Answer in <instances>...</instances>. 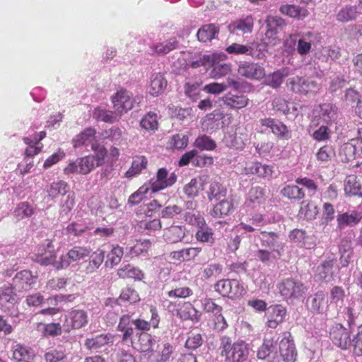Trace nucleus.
Segmentation results:
<instances>
[{"label":"nucleus","mask_w":362,"mask_h":362,"mask_svg":"<svg viewBox=\"0 0 362 362\" xmlns=\"http://www.w3.org/2000/svg\"><path fill=\"white\" fill-rule=\"evenodd\" d=\"M167 86V81L160 74H154L151 77L148 93L153 96H158L162 93Z\"/></svg>","instance_id":"35"},{"label":"nucleus","mask_w":362,"mask_h":362,"mask_svg":"<svg viewBox=\"0 0 362 362\" xmlns=\"http://www.w3.org/2000/svg\"><path fill=\"white\" fill-rule=\"evenodd\" d=\"M151 246V242L148 240L138 241L133 247H129L128 255L131 257H137L139 255L147 252Z\"/></svg>","instance_id":"56"},{"label":"nucleus","mask_w":362,"mask_h":362,"mask_svg":"<svg viewBox=\"0 0 362 362\" xmlns=\"http://www.w3.org/2000/svg\"><path fill=\"white\" fill-rule=\"evenodd\" d=\"M202 306L203 310L206 313H212L215 315H218V319L220 317L223 323L222 328L226 327V321L223 315H221L222 308L218 305L216 304L211 298H204L201 300Z\"/></svg>","instance_id":"44"},{"label":"nucleus","mask_w":362,"mask_h":362,"mask_svg":"<svg viewBox=\"0 0 362 362\" xmlns=\"http://www.w3.org/2000/svg\"><path fill=\"white\" fill-rule=\"evenodd\" d=\"M238 73L243 77L250 80L259 81L265 75V69L259 63L245 62L239 65Z\"/></svg>","instance_id":"9"},{"label":"nucleus","mask_w":362,"mask_h":362,"mask_svg":"<svg viewBox=\"0 0 362 362\" xmlns=\"http://www.w3.org/2000/svg\"><path fill=\"white\" fill-rule=\"evenodd\" d=\"M339 155L344 163L354 160L357 156H361L362 144L358 139H352L341 146Z\"/></svg>","instance_id":"12"},{"label":"nucleus","mask_w":362,"mask_h":362,"mask_svg":"<svg viewBox=\"0 0 362 362\" xmlns=\"http://www.w3.org/2000/svg\"><path fill=\"white\" fill-rule=\"evenodd\" d=\"M44 357L46 362H62L66 355L62 348H57L47 351Z\"/></svg>","instance_id":"61"},{"label":"nucleus","mask_w":362,"mask_h":362,"mask_svg":"<svg viewBox=\"0 0 362 362\" xmlns=\"http://www.w3.org/2000/svg\"><path fill=\"white\" fill-rule=\"evenodd\" d=\"M141 128L146 131H156L158 127V115L153 112H148L140 122Z\"/></svg>","instance_id":"46"},{"label":"nucleus","mask_w":362,"mask_h":362,"mask_svg":"<svg viewBox=\"0 0 362 362\" xmlns=\"http://www.w3.org/2000/svg\"><path fill=\"white\" fill-rule=\"evenodd\" d=\"M177 180L176 175L173 173L168 175V172L165 168H160L156 174V180H151L146 183L152 193H156L160 190L172 186Z\"/></svg>","instance_id":"8"},{"label":"nucleus","mask_w":362,"mask_h":362,"mask_svg":"<svg viewBox=\"0 0 362 362\" xmlns=\"http://www.w3.org/2000/svg\"><path fill=\"white\" fill-rule=\"evenodd\" d=\"M224 105L230 110H238L246 107L250 103L248 97L243 93L228 92L222 98Z\"/></svg>","instance_id":"16"},{"label":"nucleus","mask_w":362,"mask_h":362,"mask_svg":"<svg viewBox=\"0 0 362 362\" xmlns=\"http://www.w3.org/2000/svg\"><path fill=\"white\" fill-rule=\"evenodd\" d=\"M206 180V176H198L192 179L184 187L185 194L189 197H197L200 192L204 189Z\"/></svg>","instance_id":"31"},{"label":"nucleus","mask_w":362,"mask_h":362,"mask_svg":"<svg viewBox=\"0 0 362 362\" xmlns=\"http://www.w3.org/2000/svg\"><path fill=\"white\" fill-rule=\"evenodd\" d=\"M267 30L265 32L264 40L267 44L274 45L277 40V34L286 25V21L281 17L268 16L266 19Z\"/></svg>","instance_id":"11"},{"label":"nucleus","mask_w":362,"mask_h":362,"mask_svg":"<svg viewBox=\"0 0 362 362\" xmlns=\"http://www.w3.org/2000/svg\"><path fill=\"white\" fill-rule=\"evenodd\" d=\"M89 250L86 247H74L60 257V263L56 264L57 269L67 267L72 262L79 261L88 257Z\"/></svg>","instance_id":"15"},{"label":"nucleus","mask_w":362,"mask_h":362,"mask_svg":"<svg viewBox=\"0 0 362 362\" xmlns=\"http://www.w3.org/2000/svg\"><path fill=\"white\" fill-rule=\"evenodd\" d=\"M179 47V41L176 37H170L167 40L162 42H157L151 46L150 49L152 55H165L173 50L177 49Z\"/></svg>","instance_id":"25"},{"label":"nucleus","mask_w":362,"mask_h":362,"mask_svg":"<svg viewBox=\"0 0 362 362\" xmlns=\"http://www.w3.org/2000/svg\"><path fill=\"white\" fill-rule=\"evenodd\" d=\"M362 219L361 212L351 211L337 215V221L339 226L357 225Z\"/></svg>","instance_id":"39"},{"label":"nucleus","mask_w":362,"mask_h":362,"mask_svg":"<svg viewBox=\"0 0 362 362\" xmlns=\"http://www.w3.org/2000/svg\"><path fill=\"white\" fill-rule=\"evenodd\" d=\"M281 194L284 197L294 201L301 200L305 196L303 189L295 185H287L284 186L281 190Z\"/></svg>","instance_id":"40"},{"label":"nucleus","mask_w":362,"mask_h":362,"mask_svg":"<svg viewBox=\"0 0 362 362\" xmlns=\"http://www.w3.org/2000/svg\"><path fill=\"white\" fill-rule=\"evenodd\" d=\"M288 101L283 96H275L272 100V109L282 115H287L290 113Z\"/></svg>","instance_id":"50"},{"label":"nucleus","mask_w":362,"mask_h":362,"mask_svg":"<svg viewBox=\"0 0 362 362\" xmlns=\"http://www.w3.org/2000/svg\"><path fill=\"white\" fill-rule=\"evenodd\" d=\"M345 297L344 289L339 286H334L330 290V305L341 306Z\"/></svg>","instance_id":"60"},{"label":"nucleus","mask_w":362,"mask_h":362,"mask_svg":"<svg viewBox=\"0 0 362 362\" xmlns=\"http://www.w3.org/2000/svg\"><path fill=\"white\" fill-rule=\"evenodd\" d=\"M330 337L333 343L342 349H348L351 344L349 332L341 324H337L333 327Z\"/></svg>","instance_id":"17"},{"label":"nucleus","mask_w":362,"mask_h":362,"mask_svg":"<svg viewBox=\"0 0 362 362\" xmlns=\"http://www.w3.org/2000/svg\"><path fill=\"white\" fill-rule=\"evenodd\" d=\"M223 272V265L218 263H211L208 264L203 270L204 276L209 279L211 277L216 278Z\"/></svg>","instance_id":"63"},{"label":"nucleus","mask_w":362,"mask_h":362,"mask_svg":"<svg viewBox=\"0 0 362 362\" xmlns=\"http://www.w3.org/2000/svg\"><path fill=\"white\" fill-rule=\"evenodd\" d=\"M344 189L346 195L362 197V185L356 175H349L346 177Z\"/></svg>","instance_id":"29"},{"label":"nucleus","mask_w":362,"mask_h":362,"mask_svg":"<svg viewBox=\"0 0 362 362\" xmlns=\"http://www.w3.org/2000/svg\"><path fill=\"white\" fill-rule=\"evenodd\" d=\"M286 314V310L283 305H275L271 306L267 313V327L275 329L284 321Z\"/></svg>","instance_id":"23"},{"label":"nucleus","mask_w":362,"mask_h":362,"mask_svg":"<svg viewBox=\"0 0 362 362\" xmlns=\"http://www.w3.org/2000/svg\"><path fill=\"white\" fill-rule=\"evenodd\" d=\"M118 274L122 278H132L137 280H141L144 276V274L140 269L131 265H127L119 270Z\"/></svg>","instance_id":"59"},{"label":"nucleus","mask_w":362,"mask_h":362,"mask_svg":"<svg viewBox=\"0 0 362 362\" xmlns=\"http://www.w3.org/2000/svg\"><path fill=\"white\" fill-rule=\"evenodd\" d=\"M253 26L254 18L250 15L232 22L229 25V30L231 33H250L253 30Z\"/></svg>","instance_id":"27"},{"label":"nucleus","mask_w":362,"mask_h":362,"mask_svg":"<svg viewBox=\"0 0 362 362\" xmlns=\"http://www.w3.org/2000/svg\"><path fill=\"white\" fill-rule=\"evenodd\" d=\"M221 356L225 358V362H244L249 354L248 344L243 341L231 344L228 337L221 339Z\"/></svg>","instance_id":"1"},{"label":"nucleus","mask_w":362,"mask_h":362,"mask_svg":"<svg viewBox=\"0 0 362 362\" xmlns=\"http://www.w3.org/2000/svg\"><path fill=\"white\" fill-rule=\"evenodd\" d=\"M186 223L192 226H204V218L197 211H189L185 216Z\"/></svg>","instance_id":"64"},{"label":"nucleus","mask_w":362,"mask_h":362,"mask_svg":"<svg viewBox=\"0 0 362 362\" xmlns=\"http://www.w3.org/2000/svg\"><path fill=\"white\" fill-rule=\"evenodd\" d=\"M277 235L272 232H262V240L268 245L267 249H260L257 252L256 257L265 264H271L277 261L281 256L282 247L276 243Z\"/></svg>","instance_id":"2"},{"label":"nucleus","mask_w":362,"mask_h":362,"mask_svg":"<svg viewBox=\"0 0 362 362\" xmlns=\"http://www.w3.org/2000/svg\"><path fill=\"white\" fill-rule=\"evenodd\" d=\"M33 356L34 354L32 350L25 346L17 344L13 347V357L18 362H29Z\"/></svg>","instance_id":"43"},{"label":"nucleus","mask_w":362,"mask_h":362,"mask_svg":"<svg viewBox=\"0 0 362 362\" xmlns=\"http://www.w3.org/2000/svg\"><path fill=\"white\" fill-rule=\"evenodd\" d=\"M36 278L28 270L21 271L13 279V286L18 291L28 290L35 284Z\"/></svg>","instance_id":"21"},{"label":"nucleus","mask_w":362,"mask_h":362,"mask_svg":"<svg viewBox=\"0 0 362 362\" xmlns=\"http://www.w3.org/2000/svg\"><path fill=\"white\" fill-rule=\"evenodd\" d=\"M279 338L275 336H269L264 339L261 347L258 349L257 356L259 359H265L270 354L276 352Z\"/></svg>","instance_id":"30"},{"label":"nucleus","mask_w":362,"mask_h":362,"mask_svg":"<svg viewBox=\"0 0 362 362\" xmlns=\"http://www.w3.org/2000/svg\"><path fill=\"white\" fill-rule=\"evenodd\" d=\"M93 117L97 121H102L107 123H114L117 120L115 114L110 110L102 109L101 107H96L93 110Z\"/></svg>","instance_id":"48"},{"label":"nucleus","mask_w":362,"mask_h":362,"mask_svg":"<svg viewBox=\"0 0 362 362\" xmlns=\"http://www.w3.org/2000/svg\"><path fill=\"white\" fill-rule=\"evenodd\" d=\"M160 341L159 337L153 336L147 332H138L132 339V347L144 353L154 352L156 345Z\"/></svg>","instance_id":"6"},{"label":"nucleus","mask_w":362,"mask_h":362,"mask_svg":"<svg viewBox=\"0 0 362 362\" xmlns=\"http://www.w3.org/2000/svg\"><path fill=\"white\" fill-rule=\"evenodd\" d=\"M279 293L284 299H298L303 296L307 291L304 284L293 279H286L278 286Z\"/></svg>","instance_id":"4"},{"label":"nucleus","mask_w":362,"mask_h":362,"mask_svg":"<svg viewBox=\"0 0 362 362\" xmlns=\"http://www.w3.org/2000/svg\"><path fill=\"white\" fill-rule=\"evenodd\" d=\"M313 35V33L308 32L303 35V37L298 41L297 52L303 56L308 54L311 49V42L308 41Z\"/></svg>","instance_id":"55"},{"label":"nucleus","mask_w":362,"mask_h":362,"mask_svg":"<svg viewBox=\"0 0 362 362\" xmlns=\"http://www.w3.org/2000/svg\"><path fill=\"white\" fill-rule=\"evenodd\" d=\"M234 209V199L229 196L217 203L213 208L211 215L216 217L226 216L232 212Z\"/></svg>","instance_id":"34"},{"label":"nucleus","mask_w":362,"mask_h":362,"mask_svg":"<svg viewBox=\"0 0 362 362\" xmlns=\"http://www.w3.org/2000/svg\"><path fill=\"white\" fill-rule=\"evenodd\" d=\"M287 86L293 93L303 95H315L321 88L320 84L315 80L298 76L289 78Z\"/></svg>","instance_id":"3"},{"label":"nucleus","mask_w":362,"mask_h":362,"mask_svg":"<svg viewBox=\"0 0 362 362\" xmlns=\"http://www.w3.org/2000/svg\"><path fill=\"white\" fill-rule=\"evenodd\" d=\"M96 131L93 127L85 129L83 132L76 136L72 140V144L74 148L82 146H88L95 139Z\"/></svg>","instance_id":"33"},{"label":"nucleus","mask_w":362,"mask_h":362,"mask_svg":"<svg viewBox=\"0 0 362 362\" xmlns=\"http://www.w3.org/2000/svg\"><path fill=\"white\" fill-rule=\"evenodd\" d=\"M316 117L327 124H331L337 119V108L331 103H323L315 110Z\"/></svg>","instance_id":"20"},{"label":"nucleus","mask_w":362,"mask_h":362,"mask_svg":"<svg viewBox=\"0 0 362 362\" xmlns=\"http://www.w3.org/2000/svg\"><path fill=\"white\" fill-rule=\"evenodd\" d=\"M147 165L148 160L144 156L136 155L134 156L132 158V165L126 172L125 177L132 178L139 175L143 170L146 168Z\"/></svg>","instance_id":"36"},{"label":"nucleus","mask_w":362,"mask_h":362,"mask_svg":"<svg viewBox=\"0 0 362 362\" xmlns=\"http://www.w3.org/2000/svg\"><path fill=\"white\" fill-rule=\"evenodd\" d=\"M262 126L269 128L277 137L284 139L291 138V132L286 125L272 118H264L259 120Z\"/></svg>","instance_id":"19"},{"label":"nucleus","mask_w":362,"mask_h":362,"mask_svg":"<svg viewBox=\"0 0 362 362\" xmlns=\"http://www.w3.org/2000/svg\"><path fill=\"white\" fill-rule=\"evenodd\" d=\"M336 257L334 256L327 257L325 262L320 264L315 271V279L317 281L329 282L333 276V267L336 262Z\"/></svg>","instance_id":"18"},{"label":"nucleus","mask_w":362,"mask_h":362,"mask_svg":"<svg viewBox=\"0 0 362 362\" xmlns=\"http://www.w3.org/2000/svg\"><path fill=\"white\" fill-rule=\"evenodd\" d=\"M246 174L257 175L262 178H270L273 174V166L258 161L249 162L245 167Z\"/></svg>","instance_id":"22"},{"label":"nucleus","mask_w":362,"mask_h":362,"mask_svg":"<svg viewBox=\"0 0 362 362\" xmlns=\"http://www.w3.org/2000/svg\"><path fill=\"white\" fill-rule=\"evenodd\" d=\"M69 185L64 181H58L50 185L48 189L49 196L55 198L59 195H64L69 191Z\"/></svg>","instance_id":"51"},{"label":"nucleus","mask_w":362,"mask_h":362,"mask_svg":"<svg viewBox=\"0 0 362 362\" xmlns=\"http://www.w3.org/2000/svg\"><path fill=\"white\" fill-rule=\"evenodd\" d=\"M101 136L104 139H110L116 144H121L123 140V132L120 128L112 127L110 129H105L101 133Z\"/></svg>","instance_id":"49"},{"label":"nucleus","mask_w":362,"mask_h":362,"mask_svg":"<svg viewBox=\"0 0 362 362\" xmlns=\"http://www.w3.org/2000/svg\"><path fill=\"white\" fill-rule=\"evenodd\" d=\"M95 165V157L87 156L79 159L78 163H70L65 168L64 173L66 175L79 173L87 175L92 171Z\"/></svg>","instance_id":"13"},{"label":"nucleus","mask_w":362,"mask_h":362,"mask_svg":"<svg viewBox=\"0 0 362 362\" xmlns=\"http://www.w3.org/2000/svg\"><path fill=\"white\" fill-rule=\"evenodd\" d=\"M189 138L187 136L177 134L170 138L168 146L170 148L183 150L187 146Z\"/></svg>","instance_id":"54"},{"label":"nucleus","mask_w":362,"mask_h":362,"mask_svg":"<svg viewBox=\"0 0 362 362\" xmlns=\"http://www.w3.org/2000/svg\"><path fill=\"white\" fill-rule=\"evenodd\" d=\"M280 354L284 362H294L296 359L297 352L295 345L288 337H284L279 343Z\"/></svg>","instance_id":"26"},{"label":"nucleus","mask_w":362,"mask_h":362,"mask_svg":"<svg viewBox=\"0 0 362 362\" xmlns=\"http://www.w3.org/2000/svg\"><path fill=\"white\" fill-rule=\"evenodd\" d=\"M157 349L154 351L157 352V358L156 362H168L171 357L173 351V347L169 343L166 342L163 344V346L159 349V345H156Z\"/></svg>","instance_id":"52"},{"label":"nucleus","mask_w":362,"mask_h":362,"mask_svg":"<svg viewBox=\"0 0 362 362\" xmlns=\"http://www.w3.org/2000/svg\"><path fill=\"white\" fill-rule=\"evenodd\" d=\"M229 290L228 298H230L241 297L246 293L243 283L237 279H230Z\"/></svg>","instance_id":"57"},{"label":"nucleus","mask_w":362,"mask_h":362,"mask_svg":"<svg viewBox=\"0 0 362 362\" xmlns=\"http://www.w3.org/2000/svg\"><path fill=\"white\" fill-rule=\"evenodd\" d=\"M318 213L317 206L310 200H303L300 203L298 216L307 220H313L316 218Z\"/></svg>","instance_id":"42"},{"label":"nucleus","mask_w":362,"mask_h":362,"mask_svg":"<svg viewBox=\"0 0 362 362\" xmlns=\"http://www.w3.org/2000/svg\"><path fill=\"white\" fill-rule=\"evenodd\" d=\"M357 17V9L354 6L347 5L339 10L337 14V20L345 23L353 21Z\"/></svg>","instance_id":"47"},{"label":"nucleus","mask_w":362,"mask_h":362,"mask_svg":"<svg viewBox=\"0 0 362 362\" xmlns=\"http://www.w3.org/2000/svg\"><path fill=\"white\" fill-rule=\"evenodd\" d=\"M13 288L8 284H4L0 286V305L7 306L8 304H13L16 301V296L13 293Z\"/></svg>","instance_id":"45"},{"label":"nucleus","mask_w":362,"mask_h":362,"mask_svg":"<svg viewBox=\"0 0 362 362\" xmlns=\"http://www.w3.org/2000/svg\"><path fill=\"white\" fill-rule=\"evenodd\" d=\"M113 342V336L107 334H99L94 337L87 338L84 346L88 350L98 351L104 346Z\"/></svg>","instance_id":"28"},{"label":"nucleus","mask_w":362,"mask_h":362,"mask_svg":"<svg viewBox=\"0 0 362 362\" xmlns=\"http://www.w3.org/2000/svg\"><path fill=\"white\" fill-rule=\"evenodd\" d=\"M88 323V313L81 309H73L65 315L63 328L66 332L72 329H79Z\"/></svg>","instance_id":"5"},{"label":"nucleus","mask_w":362,"mask_h":362,"mask_svg":"<svg viewBox=\"0 0 362 362\" xmlns=\"http://www.w3.org/2000/svg\"><path fill=\"white\" fill-rule=\"evenodd\" d=\"M264 188L257 186L250 188L248 192L247 201L252 204H260L264 202L265 198Z\"/></svg>","instance_id":"53"},{"label":"nucleus","mask_w":362,"mask_h":362,"mask_svg":"<svg viewBox=\"0 0 362 362\" xmlns=\"http://www.w3.org/2000/svg\"><path fill=\"white\" fill-rule=\"evenodd\" d=\"M139 300V296L137 292L129 287L124 288L118 299L108 298L107 299L106 305L113 306V304H119L120 301L129 302L134 303Z\"/></svg>","instance_id":"32"},{"label":"nucleus","mask_w":362,"mask_h":362,"mask_svg":"<svg viewBox=\"0 0 362 362\" xmlns=\"http://www.w3.org/2000/svg\"><path fill=\"white\" fill-rule=\"evenodd\" d=\"M226 194L227 188L221 182L213 181L210 183L207 191L208 199L210 201L212 199L219 200L221 198L225 197Z\"/></svg>","instance_id":"41"},{"label":"nucleus","mask_w":362,"mask_h":362,"mask_svg":"<svg viewBox=\"0 0 362 362\" xmlns=\"http://www.w3.org/2000/svg\"><path fill=\"white\" fill-rule=\"evenodd\" d=\"M219 33V28L215 24H206L201 27L197 33L199 41L207 42L215 38Z\"/></svg>","instance_id":"37"},{"label":"nucleus","mask_w":362,"mask_h":362,"mask_svg":"<svg viewBox=\"0 0 362 362\" xmlns=\"http://www.w3.org/2000/svg\"><path fill=\"white\" fill-rule=\"evenodd\" d=\"M46 245H40L37 249L36 261L42 265H53L56 269V264L60 263V259L57 260L54 248L52 241L47 240Z\"/></svg>","instance_id":"14"},{"label":"nucleus","mask_w":362,"mask_h":362,"mask_svg":"<svg viewBox=\"0 0 362 362\" xmlns=\"http://www.w3.org/2000/svg\"><path fill=\"white\" fill-rule=\"evenodd\" d=\"M115 112L118 114L126 113L133 107V98L125 89H120L111 98Z\"/></svg>","instance_id":"10"},{"label":"nucleus","mask_w":362,"mask_h":362,"mask_svg":"<svg viewBox=\"0 0 362 362\" xmlns=\"http://www.w3.org/2000/svg\"><path fill=\"white\" fill-rule=\"evenodd\" d=\"M194 145L200 150L206 151H212L216 147L215 141L206 135L197 137L194 141Z\"/></svg>","instance_id":"58"},{"label":"nucleus","mask_w":362,"mask_h":362,"mask_svg":"<svg viewBox=\"0 0 362 362\" xmlns=\"http://www.w3.org/2000/svg\"><path fill=\"white\" fill-rule=\"evenodd\" d=\"M167 308L169 312L177 315L182 320H191L198 321L201 316L199 311L189 302H185L181 305H178V307L171 302H169Z\"/></svg>","instance_id":"7"},{"label":"nucleus","mask_w":362,"mask_h":362,"mask_svg":"<svg viewBox=\"0 0 362 362\" xmlns=\"http://www.w3.org/2000/svg\"><path fill=\"white\" fill-rule=\"evenodd\" d=\"M325 295L322 291H318L307 299L308 308L313 313H324L328 305H326Z\"/></svg>","instance_id":"24"},{"label":"nucleus","mask_w":362,"mask_h":362,"mask_svg":"<svg viewBox=\"0 0 362 362\" xmlns=\"http://www.w3.org/2000/svg\"><path fill=\"white\" fill-rule=\"evenodd\" d=\"M279 11L284 15L298 19H303L308 15L307 9L301 8L297 5H282L280 6Z\"/></svg>","instance_id":"38"},{"label":"nucleus","mask_w":362,"mask_h":362,"mask_svg":"<svg viewBox=\"0 0 362 362\" xmlns=\"http://www.w3.org/2000/svg\"><path fill=\"white\" fill-rule=\"evenodd\" d=\"M124 254L123 249L119 246L114 247L107 255V266L113 267L118 264Z\"/></svg>","instance_id":"62"}]
</instances>
